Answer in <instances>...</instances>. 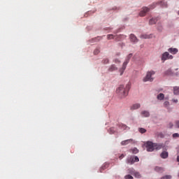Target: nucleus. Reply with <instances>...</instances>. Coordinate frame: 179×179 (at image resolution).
<instances>
[{
	"instance_id": "obj_1",
	"label": "nucleus",
	"mask_w": 179,
	"mask_h": 179,
	"mask_svg": "<svg viewBox=\"0 0 179 179\" xmlns=\"http://www.w3.org/2000/svg\"><path fill=\"white\" fill-rule=\"evenodd\" d=\"M129 89H131V85L129 84L124 85H120L119 87L116 90L117 94L121 97V99H124V97H127L128 96V92H129Z\"/></svg>"
},
{
	"instance_id": "obj_2",
	"label": "nucleus",
	"mask_w": 179,
	"mask_h": 179,
	"mask_svg": "<svg viewBox=\"0 0 179 179\" xmlns=\"http://www.w3.org/2000/svg\"><path fill=\"white\" fill-rule=\"evenodd\" d=\"M164 146L163 143H156L152 141H147L145 143V148L147 152H153V150H160Z\"/></svg>"
},
{
	"instance_id": "obj_3",
	"label": "nucleus",
	"mask_w": 179,
	"mask_h": 179,
	"mask_svg": "<svg viewBox=\"0 0 179 179\" xmlns=\"http://www.w3.org/2000/svg\"><path fill=\"white\" fill-rule=\"evenodd\" d=\"M156 72L155 71H148L145 77L143 78V82H153L155 78H153V75H155Z\"/></svg>"
},
{
	"instance_id": "obj_4",
	"label": "nucleus",
	"mask_w": 179,
	"mask_h": 179,
	"mask_svg": "<svg viewBox=\"0 0 179 179\" xmlns=\"http://www.w3.org/2000/svg\"><path fill=\"white\" fill-rule=\"evenodd\" d=\"M156 4L157 3H152V5L150 6V8L143 7L142 8V10L140 12L139 15L141 17L145 16L146 13H148V12H149L150 9H154L155 8H156Z\"/></svg>"
},
{
	"instance_id": "obj_5",
	"label": "nucleus",
	"mask_w": 179,
	"mask_h": 179,
	"mask_svg": "<svg viewBox=\"0 0 179 179\" xmlns=\"http://www.w3.org/2000/svg\"><path fill=\"white\" fill-rule=\"evenodd\" d=\"M173 55H170L169 52H165L162 57V61H166V59H173Z\"/></svg>"
},
{
	"instance_id": "obj_6",
	"label": "nucleus",
	"mask_w": 179,
	"mask_h": 179,
	"mask_svg": "<svg viewBox=\"0 0 179 179\" xmlns=\"http://www.w3.org/2000/svg\"><path fill=\"white\" fill-rule=\"evenodd\" d=\"M132 142H134V140L132 138H130V139H127V140L122 141L121 145H122V146H125L129 143H132Z\"/></svg>"
},
{
	"instance_id": "obj_7",
	"label": "nucleus",
	"mask_w": 179,
	"mask_h": 179,
	"mask_svg": "<svg viewBox=\"0 0 179 179\" xmlns=\"http://www.w3.org/2000/svg\"><path fill=\"white\" fill-rule=\"evenodd\" d=\"M169 52H170L171 54H173V55L177 54V52H178V49L177 48H170L168 50Z\"/></svg>"
},
{
	"instance_id": "obj_8",
	"label": "nucleus",
	"mask_w": 179,
	"mask_h": 179,
	"mask_svg": "<svg viewBox=\"0 0 179 179\" xmlns=\"http://www.w3.org/2000/svg\"><path fill=\"white\" fill-rule=\"evenodd\" d=\"M117 70H118V67L115 66V64H112L108 69L109 72H114V71H117Z\"/></svg>"
},
{
	"instance_id": "obj_9",
	"label": "nucleus",
	"mask_w": 179,
	"mask_h": 179,
	"mask_svg": "<svg viewBox=\"0 0 179 179\" xmlns=\"http://www.w3.org/2000/svg\"><path fill=\"white\" fill-rule=\"evenodd\" d=\"M130 39H131V41H132L133 43H138V38L135 35H134V34H131L130 35Z\"/></svg>"
},
{
	"instance_id": "obj_10",
	"label": "nucleus",
	"mask_w": 179,
	"mask_h": 179,
	"mask_svg": "<svg viewBox=\"0 0 179 179\" xmlns=\"http://www.w3.org/2000/svg\"><path fill=\"white\" fill-rule=\"evenodd\" d=\"M161 157H162V159H167V157H169V152H167L166 151H163L161 153Z\"/></svg>"
},
{
	"instance_id": "obj_11",
	"label": "nucleus",
	"mask_w": 179,
	"mask_h": 179,
	"mask_svg": "<svg viewBox=\"0 0 179 179\" xmlns=\"http://www.w3.org/2000/svg\"><path fill=\"white\" fill-rule=\"evenodd\" d=\"M127 163L128 164H134V157H129L127 159Z\"/></svg>"
},
{
	"instance_id": "obj_12",
	"label": "nucleus",
	"mask_w": 179,
	"mask_h": 179,
	"mask_svg": "<svg viewBox=\"0 0 179 179\" xmlns=\"http://www.w3.org/2000/svg\"><path fill=\"white\" fill-rule=\"evenodd\" d=\"M138 108H141L139 103H135L131 107V110H138Z\"/></svg>"
},
{
	"instance_id": "obj_13",
	"label": "nucleus",
	"mask_w": 179,
	"mask_h": 179,
	"mask_svg": "<svg viewBox=\"0 0 179 179\" xmlns=\"http://www.w3.org/2000/svg\"><path fill=\"white\" fill-rule=\"evenodd\" d=\"M158 4L161 5V6H162V8H167V2L164 1L158 2Z\"/></svg>"
},
{
	"instance_id": "obj_14",
	"label": "nucleus",
	"mask_w": 179,
	"mask_h": 179,
	"mask_svg": "<svg viewBox=\"0 0 179 179\" xmlns=\"http://www.w3.org/2000/svg\"><path fill=\"white\" fill-rule=\"evenodd\" d=\"M157 23V18H152L149 21V24H156Z\"/></svg>"
},
{
	"instance_id": "obj_15",
	"label": "nucleus",
	"mask_w": 179,
	"mask_h": 179,
	"mask_svg": "<svg viewBox=\"0 0 179 179\" xmlns=\"http://www.w3.org/2000/svg\"><path fill=\"white\" fill-rule=\"evenodd\" d=\"M108 164L106 163L104 164L101 167V169H100V172L101 173H103V170H106V169H108Z\"/></svg>"
},
{
	"instance_id": "obj_16",
	"label": "nucleus",
	"mask_w": 179,
	"mask_h": 179,
	"mask_svg": "<svg viewBox=\"0 0 179 179\" xmlns=\"http://www.w3.org/2000/svg\"><path fill=\"white\" fill-rule=\"evenodd\" d=\"M141 115L143 117H149L150 115V114L149 113L148 111L143 110V111L141 112Z\"/></svg>"
},
{
	"instance_id": "obj_17",
	"label": "nucleus",
	"mask_w": 179,
	"mask_h": 179,
	"mask_svg": "<svg viewBox=\"0 0 179 179\" xmlns=\"http://www.w3.org/2000/svg\"><path fill=\"white\" fill-rule=\"evenodd\" d=\"M152 34L148 35V34H143L141 36V38H152Z\"/></svg>"
},
{
	"instance_id": "obj_18",
	"label": "nucleus",
	"mask_w": 179,
	"mask_h": 179,
	"mask_svg": "<svg viewBox=\"0 0 179 179\" xmlns=\"http://www.w3.org/2000/svg\"><path fill=\"white\" fill-rule=\"evenodd\" d=\"M173 93L174 94H179V87H173Z\"/></svg>"
},
{
	"instance_id": "obj_19",
	"label": "nucleus",
	"mask_w": 179,
	"mask_h": 179,
	"mask_svg": "<svg viewBox=\"0 0 179 179\" xmlns=\"http://www.w3.org/2000/svg\"><path fill=\"white\" fill-rule=\"evenodd\" d=\"M158 100H163L164 99V94H159L157 96Z\"/></svg>"
},
{
	"instance_id": "obj_20",
	"label": "nucleus",
	"mask_w": 179,
	"mask_h": 179,
	"mask_svg": "<svg viewBox=\"0 0 179 179\" xmlns=\"http://www.w3.org/2000/svg\"><path fill=\"white\" fill-rule=\"evenodd\" d=\"M110 62V59L106 58V59H103L102 60V64H103V65H107V64H109Z\"/></svg>"
},
{
	"instance_id": "obj_21",
	"label": "nucleus",
	"mask_w": 179,
	"mask_h": 179,
	"mask_svg": "<svg viewBox=\"0 0 179 179\" xmlns=\"http://www.w3.org/2000/svg\"><path fill=\"white\" fill-rule=\"evenodd\" d=\"M155 171H158V173H163V168L157 166L155 167Z\"/></svg>"
},
{
	"instance_id": "obj_22",
	"label": "nucleus",
	"mask_w": 179,
	"mask_h": 179,
	"mask_svg": "<svg viewBox=\"0 0 179 179\" xmlns=\"http://www.w3.org/2000/svg\"><path fill=\"white\" fill-rule=\"evenodd\" d=\"M127 69V67L125 66H122V69H120V75L122 76L124 73V71Z\"/></svg>"
},
{
	"instance_id": "obj_23",
	"label": "nucleus",
	"mask_w": 179,
	"mask_h": 179,
	"mask_svg": "<svg viewBox=\"0 0 179 179\" xmlns=\"http://www.w3.org/2000/svg\"><path fill=\"white\" fill-rule=\"evenodd\" d=\"M127 69V67L125 66H122V69H120V75L122 76L124 73V71Z\"/></svg>"
},
{
	"instance_id": "obj_24",
	"label": "nucleus",
	"mask_w": 179,
	"mask_h": 179,
	"mask_svg": "<svg viewBox=\"0 0 179 179\" xmlns=\"http://www.w3.org/2000/svg\"><path fill=\"white\" fill-rule=\"evenodd\" d=\"M133 176H134L136 178H141V174L138 172H134L133 173Z\"/></svg>"
},
{
	"instance_id": "obj_25",
	"label": "nucleus",
	"mask_w": 179,
	"mask_h": 179,
	"mask_svg": "<svg viewBox=\"0 0 179 179\" xmlns=\"http://www.w3.org/2000/svg\"><path fill=\"white\" fill-rule=\"evenodd\" d=\"M115 131H116V129H115V128H114V127H110V128L109 129V133H110V134H115Z\"/></svg>"
},
{
	"instance_id": "obj_26",
	"label": "nucleus",
	"mask_w": 179,
	"mask_h": 179,
	"mask_svg": "<svg viewBox=\"0 0 179 179\" xmlns=\"http://www.w3.org/2000/svg\"><path fill=\"white\" fill-rule=\"evenodd\" d=\"M138 131L140 132V134H145L146 133V129L139 128Z\"/></svg>"
},
{
	"instance_id": "obj_27",
	"label": "nucleus",
	"mask_w": 179,
	"mask_h": 179,
	"mask_svg": "<svg viewBox=\"0 0 179 179\" xmlns=\"http://www.w3.org/2000/svg\"><path fill=\"white\" fill-rule=\"evenodd\" d=\"M114 37H115V36L113 35V34H108L107 36V38L108 40H113V38H114Z\"/></svg>"
},
{
	"instance_id": "obj_28",
	"label": "nucleus",
	"mask_w": 179,
	"mask_h": 179,
	"mask_svg": "<svg viewBox=\"0 0 179 179\" xmlns=\"http://www.w3.org/2000/svg\"><path fill=\"white\" fill-rule=\"evenodd\" d=\"M120 127H121L122 129H123V130L129 129V127H127V125H125V124H122V125H120Z\"/></svg>"
},
{
	"instance_id": "obj_29",
	"label": "nucleus",
	"mask_w": 179,
	"mask_h": 179,
	"mask_svg": "<svg viewBox=\"0 0 179 179\" xmlns=\"http://www.w3.org/2000/svg\"><path fill=\"white\" fill-rule=\"evenodd\" d=\"M161 179H171V176L170 175H166L162 178H161Z\"/></svg>"
},
{
	"instance_id": "obj_30",
	"label": "nucleus",
	"mask_w": 179,
	"mask_h": 179,
	"mask_svg": "<svg viewBox=\"0 0 179 179\" xmlns=\"http://www.w3.org/2000/svg\"><path fill=\"white\" fill-rule=\"evenodd\" d=\"M131 57H132V53H130V54L127 56V59H126V61H128V62H129V59H131Z\"/></svg>"
},
{
	"instance_id": "obj_31",
	"label": "nucleus",
	"mask_w": 179,
	"mask_h": 179,
	"mask_svg": "<svg viewBox=\"0 0 179 179\" xmlns=\"http://www.w3.org/2000/svg\"><path fill=\"white\" fill-rule=\"evenodd\" d=\"M132 153H134V155H136V153H138V152H139V150L137 148H134L133 150H131Z\"/></svg>"
},
{
	"instance_id": "obj_32",
	"label": "nucleus",
	"mask_w": 179,
	"mask_h": 179,
	"mask_svg": "<svg viewBox=\"0 0 179 179\" xmlns=\"http://www.w3.org/2000/svg\"><path fill=\"white\" fill-rule=\"evenodd\" d=\"M100 52V49H95L94 51V55H97Z\"/></svg>"
},
{
	"instance_id": "obj_33",
	"label": "nucleus",
	"mask_w": 179,
	"mask_h": 179,
	"mask_svg": "<svg viewBox=\"0 0 179 179\" xmlns=\"http://www.w3.org/2000/svg\"><path fill=\"white\" fill-rule=\"evenodd\" d=\"M125 179H134V177H132V176L131 175H127L124 176Z\"/></svg>"
},
{
	"instance_id": "obj_34",
	"label": "nucleus",
	"mask_w": 179,
	"mask_h": 179,
	"mask_svg": "<svg viewBox=\"0 0 179 179\" xmlns=\"http://www.w3.org/2000/svg\"><path fill=\"white\" fill-rule=\"evenodd\" d=\"M173 127H174L173 122H169L168 124V128H173Z\"/></svg>"
},
{
	"instance_id": "obj_35",
	"label": "nucleus",
	"mask_w": 179,
	"mask_h": 179,
	"mask_svg": "<svg viewBox=\"0 0 179 179\" xmlns=\"http://www.w3.org/2000/svg\"><path fill=\"white\" fill-rule=\"evenodd\" d=\"M115 64H121V61L118 59H115L114 61Z\"/></svg>"
},
{
	"instance_id": "obj_36",
	"label": "nucleus",
	"mask_w": 179,
	"mask_h": 179,
	"mask_svg": "<svg viewBox=\"0 0 179 179\" xmlns=\"http://www.w3.org/2000/svg\"><path fill=\"white\" fill-rule=\"evenodd\" d=\"M129 63V62H128V60H125V62L123 63L122 66L127 67V65H128Z\"/></svg>"
},
{
	"instance_id": "obj_37",
	"label": "nucleus",
	"mask_w": 179,
	"mask_h": 179,
	"mask_svg": "<svg viewBox=\"0 0 179 179\" xmlns=\"http://www.w3.org/2000/svg\"><path fill=\"white\" fill-rule=\"evenodd\" d=\"M134 163L139 162V158L138 157H134Z\"/></svg>"
},
{
	"instance_id": "obj_38",
	"label": "nucleus",
	"mask_w": 179,
	"mask_h": 179,
	"mask_svg": "<svg viewBox=\"0 0 179 179\" xmlns=\"http://www.w3.org/2000/svg\"><path fill=\"white\" fill-rule=\"evenodd\" d=\"M173 138H179V134L178 133H175L173 134Z\"/></svg>"
},
{
	"instance_id": "obj_39",
	"label": "nucleus",
	"mask_w": 179,
	"mask_h": 179,
	"mask_svg": "<svg viewBox=\"0 0 179 179\" xmlns=\"http://www.w3.org/2000/svg\"><path fill=\"white\" fill-rule=\"evenodd\" d=\"M169 104L170 103L167 101L164 103V105L165 106V107H167Z\"/></svg>"
},
{
	"instance_id": "obj_40",
	"label": "nucleus",
	"mask_w": 179,
	"mask_h": 179,
	"mask_svg": "<svg viewBox=\"0 0 179 179\" xmlns=\"http://www.w3.org/2000/svg\"><path fill=\"white\" fill-rule=\"evenodd\" d=\"M166 75H171V69H169L167 71H166Z\"/></svg>"
},
{
	"instance_id": "obj_41",
	"label": "nucleus",
	"mask_w": 179,
	"mask_h": 179,
	"mask_svg": "<svg viewBox=\"0 0 179 179\" xmlns=\"http://www.w3.org/2000/svg\"><path fill=\"white\" fill-rule=\"evenodd\" d=\"M176 128H179V120H177L176 122Z\"/></svg>"
},
{
	"instance_id": "obj_42",
	"label": "nucleus",
	"mask_w": 179,
	"mask_h": 179,
	"mask_svg": "<svg viewBox=\"0 0 179 179\" xmlns=\"http://www.w3.org/2000/svg\"><path fill=\"white\" fill-rule=\"evenodd\" d=\"M173 103H178V99H173Z\"/></svg>"
},
{
	"instance_id": "obj_43",
	"label": "nucleus",
	"mask_w": 179,
	"mask_h": 179,
	"mask_svg": "<svg viewBox=\"0 0 179 179\" xmlns=\"http://www.w3.org/2000/svg\"><path fill=\"white\" fill-rule=\"evenodd\" d=\"M158 30H159V31H162V30H163V27H160L159 28H158Z\"/></svg>"
},
{
	"instance_id": "obj_44",
	"label": "nucleus",
	"mask_w": 179,
	"mask_h": 179,
	"mask_svg": "<svg viewBox=\"0 0 179 179\" xmlns=\"http://www.w3.org/2000/svg\"><path fill=\"white\" fill-rule=\"evenodd\" d=\"M122 157H124V155H122L120 157V159H122Z\"/></svg>"
},
{
	"instance_id": "obj_45",
	"label": "nucleus",
	"mask_w": 179,
	"mask_h": 179,
	"mask_svg": "<svg viewBox=\"0 0 179 179\" xmlns=\"http://www.w3.org/2000/svg\"><path fill=\"white\" fill-rule=\"evenodd\" d=\"M122 157H124V155H122L120 157V159H122Z\"/></svg>"
},
{
	"instance_id": "obj_46",
	"label": "nucleus",
	"mask_w": 179,
	"mask_h": 179,
	"mask_svg": "<svg viewBox=\"0 0 179 179\" xmlns=\"http://www.w3.org/2000/svg\"><path fill=\"white\" fill-rule=\"evenodd\" d=\"M177 162H179V155L177 157Z\"/></svg>"
}]
</instances>
